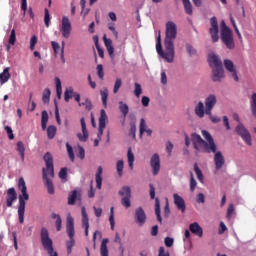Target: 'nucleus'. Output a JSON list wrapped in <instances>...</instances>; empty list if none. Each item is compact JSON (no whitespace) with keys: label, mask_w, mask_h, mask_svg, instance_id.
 I'll return each mask as SVG.
<instances>
[{"label":"nucleus","mask_w":256,"mask_h":256,"mask_svg":"<svg viewBox=\"0 0 256 256\" xmlns=\"http://www.w3.org/2000/svg\"><path fill=\"white\" fill-rule=\"evenodd\" d=\"M55 83H56V93H57V97H61V94L63 93V89L61 87V79L59 78H55Z\"/></svg>","instance_id":"obj_43"},{"label":"nucleus","mask_w":256,"mask_h":256,"mask_svg":"<svg viewBox=\"0 0 256 256\" xmlns=\"http://www.w3.org/2000/svg\"><path fill=\"white\" fill-rule=\"evenodd\" d=\"M139 131H140V137H143V133H147L148 137H151V135H153V130L147 129V124L143 118L140 119Z\"/></svg>","instance_id":"obj_26"},{"label":"nucleus","mask_w":256,"mask_h":256,"mask_svg":"<svg viewBox=\"0 0 256 256\" xmlns=\"http://www.w3.org/2000/svg\"><path fill=\"white\" fill-rule=\"evenodd\" d=\"M173 199L177 209L181 211V213H185L187 209V205H185V199H183V197H181L179 194H173Z\"/></svg>","instance_id":"obj_20"},{"label":"nucleus","mask_w":256,"mask_h":256,"mask_svg":"<svg viewBox=\"0 0 256 256\" xmlns=\"http://www.w3.org/2000/svg\"><path fill=\"white\" fill-rule=\"evenodd\" d=\"M52 219H56V231H61V226L63 224V220H61V216L56 213H52Z\"/></svg>","instance_id":"obj_35"},{"label":"nucleus","mask_w":256,"mask_h":256,"mask_svg":"<svg viewBox=\"0 0 256 256\" xmlns=\"http://www.w3.org/2000/svg\"><path fill=\"white\" fill-rule=\"evenodd\" d=\"M5 131L7 132L8 138H9L10 140L15 139V135L13 134V129H11L10 126H6V127H5Z\"/></svg>","instance_id":"obj_56"},{"label":"nucleus","mask_w":256,"mask_h":256,"mask_svg":"<svg viewBox=\"0 0 256 256\" xmlns=\"http://www.w3.org/2000/svg\"><path fill=\"white\" fill-rule=\"evenodd\" d=\"M250 109L253 117L256 119V93L252 94L251 100H250Z\"/></svg>","instance_id":"obj_34"},{"label":"nucleus","mask_w":256,"mask_h":256,"mask_svg":"<svg viewBox=\"0 0 256 256\" xmlns=\"http://www.w3.org/2000/svg\"><path fill=\"white\" fill-rule=\"evenodd\" d=\"M184 5L185 13L187 15H193V5H191V1L189 0H182Z\"/></svg>","instance_id":"obj_33"},{"label":"nucleus","mask_w":256,"mask_h":256,"mask_svg":"<svg viewBox=\"0 0 256 256\" xmlns=\"http://www.w3.org/2000/svg\"><path fill=\"white\" fill-rule=\"evenodd\" d=\"M60 31L64 39H69V37H71V31H73V27L71 26V21L69 20V17L67 16L62 17Z\"/></svg>","instance_id":"obj_12"},{"label":"nucleus","mask_w":256,"mask_h":256,"mask_svg":"<svg viewBox=\"0 0 256 256\" xmlns=\"http://www.w3.org/2000/svg\"><path fill=\"white\" fill-rule=\"evenodd\" d=\"M36 45H37V36H32L30 39V50L35 51Z\"/></svg>","instance_id":"obj_55"},{"label":"nucleus","mask_w":256,"mask_h":256,"mask_svg":"<svg viewBox=\"0 0 256 256\" xmlns=\"http://www.w3.org/2000/svg\"><path fill=\"white\" fill-rule=\"evenodd\" d=\"M75 201H77V190H74L68 196V205H75Z\"/></svg>","instance_id":"obj_41"},{"label":"nucleus","mask_w":256,"mask_h":256,"mask_svg":"<svg viewBox=\"0 0 256 256\" xmlns=\"http://www.w3.org/2000/svg\"><path fill=\"white\" fill-rule=\"evenodd\" d=\"M177 39V24L173 21L166 23L164 49L161 44V32H159L156 40V51L162 59H165L167 63H173L175 61V40Z\"/></svg>","instance_id":"obj_1"},{"label":"nucleus","mask_w":256,"mask_h":256,"mask_svg":"<svg viewBox=\"0 0 256 256\" xmlns=\"http://www.w3.org/2000/svg\"><path fill=\"white\" fill-rule=\"evenodd\" d=\"M66 149L70 161L73 163L75 161V153L73 152V147L69 145V142L66 143Z\"/></svg>","instance_id":"obj_39"},{"label":"nucleus","mask_w":256,"mask_h":256,"mask_svg":"<svg viewBox=\"0 0 256 256\" xmlns=\"http://www.w3.org/2000/svg\"><path fill=\"white\" fill-rule=\"evenodd\" d=\"M15 201H17V191L12 187L6 192V207H13Z\"/></svg>","instance_id":"obj_18"},{"label":"nucleus","mask_w":256,"mask_h":256,"mask_svg":"<svg viewBox=\"0 0 256 256\" xmlns=\"http://www.w3.org/2000/svg\"><path fill=\"white\" fill-rule=\"evenodd\" d=\"M78 157L80 159H85V149L81 146L78 147Z\"/></svg>","instance_id":"obj_61"},{"label":"nucleus","mask_w":256,"mask_h":256,"mask_svg":"<svg viewBox=\"0 0 256 256\" xmlns=\"http://www.w3.org/2000/svg\"><path fill=\"white\" fill-rule=\"evenodd\" d=\"M194 113L199 119H203L207 115V107L203 102L199 101L194 108Z\"/></svg>","instance_id":"obj_22"},{"label":"nucleus","mask_w":256,"mask_h":256,"mask_svg":"<svg viewBox=\"0 0 256 256\" xmlns=\"http://www.w3.org/2000/svg\"><path fill=\"white\" fill-rule=\"evenodd\" d=\"M9 79H11V73H9V67H7L0 73V85H5Z\"/></svg>","instance_id":"obj_27"},{"label":"nucleus","mask_w":256,"mask_h":256,"mask_svg":"<svg viewBox=\"0 0 256 256\" xmlns=\"http://www.w3.org/2000/svg\"><path fill=\"white\" fill-rule=\"evenodd\" d=\"M197 188V180H195V176H193V172L190 173V191L193 193Z\"/></svg>","instance_id":"obj_44"},{"label":"nucleus","mask_w":256,"mask_h":256,"mask_svg":"<svg viewBox=\"0 0 256 256\" xmlns=\"http://www.w3.org/2000/svg\"><path fill=\"white\" fill-rule=\"evenodd\" d=\"M123 85V81L121 78H117L114 84L113 93L117 94L119 93V89H121V86Z\"/></svg>","instance_id":"obj_46"},{"label":"nucleus","mask_w":256,"mask_h":256,"mask_svg":"<svg viewBox=\"0 0 256 256\" xmlns=\"http://www.w3.org/2000/svg\"><path fill=\"white\" fill-rule=\"evenodd\" d=\"M206 115H211V111L217 105V96L210 94L205 98Z\"/></svg>","instance_id":"obj_14"},{"label":"nucleus","mask_w":256,"mask_h":256,"mask_svg":"<svg viewBox=\"0 0 256 256\" xmlns=\"http://www.w3.org/2000/svg\"><path fill=\"white\" fill-rule=\"evenodd\" d=\"M16 151L19 153L21 157V161H25V144L21 141L16 143Z\"/></svg>","instance_id":"obj_28"},{"label":"nucleus","mask_w":256,"mask_h":256,"mask_svg":"<svg viewBox=\"0 0 256 256\" xmlns=\"http://www.w3.org/2000/svg\"><path fill=\"white\" fill-rule=\"evenodd\" d=\"M189 230L193 235H197V237H203V228L197 222H193L189 225Z\"/></svg>","instance_id":"obj_24"},{"label":"nucleus","mask_w":256,"mask_h":256,"mask_svg":"<svg viewBox=\"0 0 256 256\" xmlns=\"http://www.w3.org/2000/svg\"><path fill=\"white\" fill-rule=\"evenodd\" d=\"M209 34L211 36L212 43H219V22L215 16L210 19Z\"/></svg>","instance_id":"obj_10"},{"label":"nucleus","mask_w":256,"mask_h":256,"mask_svg":"<svg viewBox=\"0 0 256 256\" xmlns=\"http://www.w3.org/2000/svg\"><path fill=\"white\" fill-rule=\"evenodd\" d=\"M55 135H57V127L48 126V128H47V137H48V139H55Z\"/></svg>","instance_id":"obj_36"},{"label":"nucleus","mask_w":256,"mask_h":256,"mask_svg":"<svg viewBox=\"0 0 256 256\" xmlns=\"http://www.w3.org/2000/svg\"><path fill=\"white\" fill-rule=\"evenodd\" d=\"M236 133L237 135H239V137H241V139H243L246 145H249V146L253 145V142L251 139V133H249V130L245 128V125H243L242 123H239L236 126Z\"/></svg>","instance_id":"obj_11"},{"label":"nucleus","mask_w":256,"mask_h":256,"mask_svg":"<svg viewBox=\"0 0 256 256\" xmlns=\"http://www.w3.org/2000/svg\"><path fill=\"white\" fill-rule=\"evenodd\" d=\"M196 201L197 203H205V194L204 193L197 194Z\"/></svg>","instance_id":"obj_57"},{"label":"nucleus","mask_w":256,"mask_h":256,"mask_svg":"<svg viewBox=\"0 0 256 256\" xmlns=\"http://www.w3.org/2000/svg\"><path fill=\"white\" fill-rule=\"evenodd\" d=\"M150 166L152 168L153 175H159V171H161V158H159V154H153L150 159Z\"/></svg>","instance_id":"obj_15"},{"label":"nucleus","mask_w":256,"mask_h":256,"mask_svg":"<svg viewBox=\"0 0 256 256\" xmlns=\"http://www.w3.org/2000/svg\"><path fill=\"white\" fill-rule=\"evenodd\" d=\"M134 95L135 97H141V94L143 93V88L141 87V84L135 83L134 84Z\"/></svg>","instance_id":"obj_45"},{"label":"nucleus","mask_w":256,"mask_h":256,"mask_svg":"<svg viewBox=\"0 0 256 256\" xmlns=\"http://www.w3.org/2000/svg\"><path fill=\"white\" fill-rule=\"evenodd\" d=\"M164 243L167 247H173L174 240L171 237H166Z\"/></svg>","instance_id":"obj_62"},{"label":"nucleus","mask_w":256,"mask_h":256,"mask_svg":"<svg viewBox=\"0 0 256 256\" xmlns=\"http://www.w3.org/2000/svg\"><path fill=\"white\" fill-rule=\"evenodd\" d=\"M66 232L70 239L66 242L67 253L68 255H71L73 247H75V219L71 216L67 217Z\"/></svg>","instance_id":"obj_7"},{"label":"nucleus","mask_w":256,"mask_h":256,"mask_svg":"<svg viewBox=\"0 0 256 256\" xmlns=\"http://www.w3.org/2000/svg\"><path fill=\"white\" fill-rule=\"evenodd\" d=\"M97 75L99 77V79L103 80L105 77V72L103 71V66L101 64L97 65Z\"/></svg>","instance_id":"obj_51"},{"label":"nucleus","mask_w":256,"mask_h":256,"mask_svg":"<svg viewBox=\"0 0 256 256\" xmlns=\"http://www.w3.org/2000/svg\"><path fill=\"white\" fill-rule=\"evenodd\" d=\"M71 95H73V89L64 92V101H66V103H69V99L72 97Z\"/></svg>","instance_id":"obj_54"},{"label":"nucleus","mask_w":256,"mask_h":256,"mask_svg":"<svg viewBox=\"0 0 256 256\" xmlns=\"http://www.w3.org/2000/svg\"><path fill=\"white\" fill-rule=\"evenodd\" d=\"M186 51L188 55H195L196 51L193 49L191 44H186Z\"/></svg>","instance_id":"obj_59"},{"label":"nucleus","mask_w":256,"mask_h":256,"mask_svg":"<svg viewBox=\"0 0 256 256\" xmlns=\"http://www.w3.org/2000/svg\"><path fill=\"white\" fill-rule=\"evenodd\" d=\"M224 67H225L226 71L231 73L234 81L238 82L239 76L237 75V70L235 69V64L233 63V61H231L230 59H225Z\"/></svg>","instance_id":"obj_17"},{"label":"nucleus","mask_w":256,"mask_h":256,"mask_svg":"<svg viewBox=\"0 0 256 256\" xmlns=\"http://www.w3.org/2000/svg\"><path fill=\"white\" fill-rule=\"evenodd\" d=\"M15 41H17V35L15 34V29H12L8 43L9 45H15Z\"/></svg>","instance_id":"obj_49"},{"label":"nucleus","mask_w":256,"mask_h":256,"mask_svg":"<svg viewBox=\"0 0 256 256\" xmlns=\"http://www.w3.org/2000/svg\"><path fill=\"white\" fill-rule=\"evenodd\" d=\"M155 214L157 221H159V223H163V218L161 217V203L159 202V198H155Z\"/></svg>","instance_id":"obj_29"},{"label":"nucleus","mask_w":256,"mask_h":256,"mask_svg":"<svg viewBox=\"0 0 256 256\" xmlns=\"http://www.w3.org/2000/svg\"><path fill=\"white\" fill-rule=\"evenodd\" d=\"M103 167L99 166L95 174L96 189H101L103 185Z\"/></svg>","instance_id":"obj_25"},{"label":"nucleus","mask_w":256,"mask_h":256,"mask_svg":"<svg viewBox=\"0 0 256 256\" xmlns=\"http://www.w3.org/2000/svg\"><path fill=\"white\" fill-rule=\"evenodd\" d=\"M59 177L60 179H67V168H61Z\"/></svg>","instance_id":"obj_63"},{"label":"nucleus","mask_w":256,"mask_h":256,"mask_svg":"<svg viewBox=\"0 0 256 256\" xmlns=\"http://www.w3.org/2000/svg\"><path fill=\"white\" fill-rule=\"evenodd\" d=\"M49 121V114L47 111H42V117H41V122L42 123H47Z\"/></svg>","instance_id":"obj_58"},{"label":"nucleus","mask_w":256,"mask_h":256,"mask_svg":"<svg viewBox=\"0 0 256 256\" xmlns=\"http://www.w3.org/2000/svg\"><path fill=\"white\" fill-rule=\"evenodd\" d=\"M194 171L198 181H200V183H203V172L201 171V169H199L197 163L194 164Z\"/></svg>","instance_id":"obj_40"},{"label":"nucleus","mask_w":256,"mask_h":256,"mask_svg":"<svg viewBox=\"0 0 256 256\" xmlns=\"http://www.w3.org/2000/svg\"><path fill=\"white\" fill-rule=\"evenodd\" d=\"M166 151L169 156H171V153L173 152V143L171 141H168L166 144Z\"/></svg>","instance_id":"obj_60"},{"label":"nucleus","mask_w":256,"mask_h":256,"mask_svg":"<svg viewBox=\"0 0 256 256\" xmlns=\"http://www.w3.org/2000/svg\"><path fill=\"white\" fill-rule=\"evenodd\" d=\"M82 213V227L85 229V236L89 237V216L85 207L81 208Z\"/></svg>","instance_id":"obj_23"},{"label":"nucleus","mask_w":256,"mask_h":256,"mask_svg":"<svg viewBox=\"0 0 256 256\" xmlns=\"http://www.w3.org/2000/svg\"><path fill=\"white\" fill-rule=\"evenodd\" d=\"M118 195L121 198V205L125 207L126 209H129L131 207V187L124 186L121 190H119Z\"/></svg>","instance_id":"obj_9"},{"label":"nucleus","mask_w":256,"mask_h":256,"mask_svg":"<svg viewBox=\"0 0 256 256\" xmlns=\"http://www.w3.org/2000/svg\"><path fill=\"white\" fill-rule=\"evenodd\" d=\"M50 97H51V90L49 88L44 89V92L42 95L43 103H45V104L49 103Z\"/></svg>","instance_id":"obj_42"},{"label":"nucleus","mask_w":256,"mask_h":256,"mask_svg":"<svg viewBox=\"0 0 256 256\" xmlns=\"http://www.w3.org/2000/svg\"><path fill=\"white\" fill-rule=\"evenodd\" d=\"M220 39L230 51L235 49V40L233 39V31L225 23V20H222L220 23Z\"/></svg>","instance_id":"obj_6"},{"label":"nucleus","mask_w":256,"mask_h":256,"mask_svg":"<svg viewBox=\"0 0 256 256\" xmlns=\"http://www.w3.org/2000/svg\"><path fill=\"white\" fill-rule=\"evenodd\" d=\"M79 107H85L87 111H91L93 109V102H91V99L85 98V101L78 104Z\"/></svg>","instance_id":"obj_37"},{"label":"nucleus","mask_w":256,"mask_h":256,"mask_svg":"<svg viewBox=\"0 0 256 256\" xmlns=\"http://www.w3.org/2000/svg\"><path fill=\"white\" fill-rule=\"evenodd\" d=\"M136 133H137V125H135V123H131L129 135H130L131 137H133V139H135Z\"/></svg>","instance_id":"obj_52"},{"label":"nucleus","mask_w":256,"mask_h":256,"mask_svg":"<svg viewBox=\"0 0 256 256\" xmlns=\"http://www.w3.org/2000/svg\"><path fill=\"white\" fill-rule=\"evenodd\" d=\"M100 95H101L102 105L103 107H105V109H107V99H109V89L103 88L102 90H100Z\"/></svg>","instance_id":"obj_31"},{"label":"nucleus","mask_w":256,"mask_h":256,"mask_svg":"<svg viewBox=\"0 0 256 256\" xmlns=\"http://www.w3.org/2000/svg\"><path fill=\"white\" fill-rule=\"evenodd\" d=\"M107 243H109V239L107 238H104L101 242V246H100L101 256H109V249L107 248Z\"/></svg>","instance_id":"obj_30"},{"label":"nucleus","mask_w":256,"mask_h":256,"mask_svg":"<svg viewBox=\"0 0 256 256\" xmlns=\"http://www.w3.org/2000/svg\"><path fill=\"white\" fill-rule=\"evenodd\" d=\"M119 110L124 117H127V115L129 114V106L126 103L119 102Z\"/></svg>","instance_id":"obj_38"},{"label":"nucleus","mask_w":256,"mask_h":256,"mask_svg":"<svg viewBox=\"0 0 256 256\" xmlns=\"http://www.w3.org/2000/svg\"><path fill=\"white\" fill-rule=\"evenodd\" d=\"M214 165H215V169L216 171H219L221 169H223V165H225V157L223 156V154L221 152H214Z\"/></svg>","instance_id":"obj_21"},{"label":"nucleus","mask_w":256,"mask_h":256,"mask_svg":"<svg viewBox=\"0 0 256 256\" xmlns=\"http://www.w3.org/2000/svg\"><path fill=\"white\" fill-rule=\"evenodd\" d=\"M135 221L140 225V227H143L145 223L147 222V214H145V210H143V207H138L135 210Z\"/></svg>","instance_id":"obj_16"},{"label":"nucleus","mask_w":256,"mask_h":256,"mask_svg":"<svg viewBox=\"0 0 256 256\" xmlns=\"http://www.w3.org/2000/svg\"><path fill=\"white\" fill-rule=\"evenodd\" d=\"M202 137H204L206 141L203 140L199 134L193 133L191 135L192 144L197 153H199V151H204V153H216L217 145L215 144V140H213V136H211L208 131L202 130Z\"/></svg>","instance_id":"obj_2"},{"label":"nucleus","mask_w":256,"mask_h":256,"mask_svg":"<svg viewBox=\"0 0 256 256\" xmlns=\"http://www.w3.org/2000/svg\"><path fill=\"white\" fill-rule=\"evenodd\" d=\"M18 189L21 191L22 195H19V205H18V219L19 223H25V201H29V194L27 193V184H25V179L19 178Z\"/></svg>","instance_id":"obj_5"},{"label":"nucleus","mask_w":256,"mask_h":256,"mask_svg":"<svg viewBox=\"0 0 256 256\" xmlns=\"http://www.w3.org/2000/svg\"><path fill=\"white\" fill-rule=\"evenodd\" d=\"M109 120V117L107 116V112H105L104 109L100 111V117H99V128H98V138L101 139L103 137V131L105 130V127H107V121Z\"/></svg>","instance_id":"obj_13"},{"label":"nucleus","mask_w":256,"mask_h":256,"mask_svg":"<svg viewBox=\"0 0 256 256\" xmlns=\"http://www.w3.org/2000/svg\"><path fill=\"white\" fill-rule=\"evenodd\" d=\"M43 160L45 162L46 168L42 169V179L44 181V184L47 187V191L49 195H53L55 193V187L53 186V181L49 179V177H55V168L53 166V156L51 153L47 152Z\"/></svg>","instance_id":"obj_3"},{"label":"nucleus","mask_w":256,"mask_h":256,"mask_svg":"<svg viewBox=\"0 0 256 256\" xmlns=\"http://www.w3.org/2000/svg\"><path fill=\"white\" fill-rule=\"evenodd\" d=\"M158 256H169V252H165V247H160Z\"/></svg>","instance_id":"obj_64"},{"label":"nucleus","mask_w":256,"mask_h":256,"mask_svg":"<svg viewBox=\"0 0 256 256\" xmlns=\"http://www.w3.org/2000/svg\"><path fill=\"white\" fill-rule=\"evenodd\" d=\"M113 211H114V208L111 207L109 222H110V227H111L112 231L115 229V216H114V212Z\"/></svg>","instance_id":"obj_48"},{"label":"nucleus","mask_w":256,"mask_h":256,"mask_svg":"<svg viewBox=\"0 0 256 256\" xmlns=\"http://www.w3.org/2000/svg\"><path fill=\"white\" fill-rule=\"evenodd\" d=\"M44 23L46 27H49V23H51V16L49 15V9L45 8L44 10Z\"/></svg>","instance_id":"obj_50"},{"label":"nucleus","mask_w":256,"mask_h":256,"mask_svg":"<svg viewBox=\"0 0 256 256\" xmlns=\"http://www.w3.org/2000/svg\"><path fill=\"white\" fill-rule=\"evenodd\" d=\"M40 239L44 250L47 251L49 256H59L57 251L53 248V239L49 237V230H47V228L43 227L41 229Z\"/></svg>","instance_id":"obj_8"},{"label":"nucleus","mask_w":256,"mask_h":256,"mask_svg":"<svg viewBox=\"0 0 256 256\" xmlns=\"http://www.w3.org/2000/svg\"><path fill=\"white\" fill-rule=\"evenodd\" d=\"M127 159H128L129 168L131 169V171H133V167H134L133 163H135V155L133 154V151L131 150V148H128Z\"/></svg>","instance_id":"obj_32"},{"label":"nucleus","mask_w":256,"mask_h":256,"mask_svg":"<svg viewBox=\"0 0 256 256\" xmlns=\"http://www.w3.org/2000/svg\"><path fill=\"white\" fill-rule=\"evenodd\" d=\"M234 213H235V206L233 204H230L227 210V219H231Z\"/></svg>","instance_id":"obj_53"},{"label":"nucleus","mask_w":256,"mask_h":256,"mask_svg":"<svg viewBox=\"0 0 256 256\" xmlns=\"http://www.w3.org/2000/svg\"><path fill=\"white\" fill-rule=\"evenodd\" d=\"M116 169L119 177L123 176L124 162L123 160H119L116 164Z\"/></svg>","instance_id":"obj_47"},{"label":"nucleus","mask_w":256,"mask_h":256,"mask_svg":"<svg viewBox=\"0 0 256 256\" xmlns=\"http://www.w3.org/2000/svg\"><path fill=\"white\" fill-rule=\"evenodd\" d=\"M208 63L212 68V81L214 83H221L225 79V70L223 69V62L219 59V56L210 54L208 56Z\"/></svg>","instance_id":"obj_4"},{"label":"nucleus","mask_w":256,"mask_h":256,"mask_svg":"<svg viewBox=\"0 0 256 256\" xmlns=\"http://www.w3.org/2000/svg\"><path fill=\"white\" fill-rule=\"evenodd\" d=\"M80 123H81V128H82V134L78 133L77 137L79 139V141H81L82 143L87 142V139H89V132L87 131V124L85 123V118L82 117L80 119Z\"/></svg>","instance_id":"obj_19"}]
</instances>
